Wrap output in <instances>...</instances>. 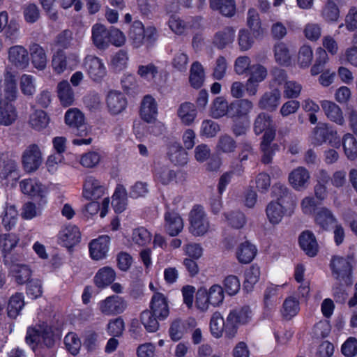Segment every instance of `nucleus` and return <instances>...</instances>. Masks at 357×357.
<instances>
[{
  "label": "nucleus",
  "instance_id": "f257e3e1",
  "mask_svg": "<svg viewBox=\"0 0 357 357\" xmlns=\"http://www.w3.org/2000/svg\"><path fill=\"white\" fill-rule=\"evenodd\" d=\"M25 341L34 351L36 347L43 344L47 347L54 344V339L52 328L45 324L34 327H29L26 331Z\"/></svg>",
  "mask_w": 357,
  "mask_h": 357
},
{
  "label": "nucleus",
  "instance_id": "f03ea898",
  "mask_svg": "<svg viewBox=\"0 0 357 357\" xmlns=\"http://www.w3.org/2000/svg\"><path fill=\"white\" fill-rule=\"evenodd\" d=\"M351 259L349 257L333 256L330 264L332 275L337 280L346 285H351L352 284Z\"/></svg>",
  "mask_w": 357,
  "mask_h": 357
},
{
  "label": "nucleus",
  "instance_id": "7ed1b4c3",
  "mask_svg": "<svg viewBox=\"0 0 357 357\" xmlns=\"http://www.w3.org/2000/svg\"><path fill=\"white\" fill-rule=\"evenodd\" d=\"M252 317V311L249 306L235 308L230 311L226 319V335L232 338L235 336L238 326L249 322Z\"/></svg>",
  "mask_w": 357,
  "mask_h": 357
},
{
  "label": "nucleus",
  "instance_id": "20e7f679",
  "mask_svg": "<svg viewBox=\"0 0 357 357\" xmlns=\"http://www.w3.org/2000/svg\"><path fill=\"white\" fill-rule=\"evenodd\" d=\"M190 232L195 236L204 235L209 229L210 223L202 206H195L189 214Z\"/></svg>",
  "mask_w": 357,
  "mask_h": 357
},
{
  "label": "nucleus",
  "instance_id": "39448f33",
  "mask_svg": "<svg viewBox=\"0 0 357 357\" xmlns=\"http://www.w3.org/2000/svg\"><path fill=\"white\" fill-rule=\"evenodd\" d=\"M42 153L36 144H30L22 153V162L25 172L31 173L36 171L42 164Z\"/></svg>",
  "mask_w": 357,
  "mask_h": 357
},
{
  "label": "nucleus",
  "instance_id": "423d86ee",
  "mask_svg": "<svg viewBox=\"0 0 357 357\" xmlns=\"http://www.w3.org/2000/svg\"><path fill=\"white\" fill-rule=\"evenodd\" d=\"M4 265L8 268L17 284H23L30 281L31 269L26 265L18 264L14 256L5 255Z\"/></svg>",
  "mask_w": 357,
  "mask_h": 357
},
{
  "label": "nucleus",
  "instance_id": "0eeeda50",
  "mask_svg": "<svg viewBox=\"0 0 357 357\" xmlns=\"http://www.w3.org/2000/svg\"><path fill=\"white\" fill-rule=\"evenodd\" d=\"M77 62L78 57L76 54H66L63 50L58 49L52 56V66L54 70L60 74L66 70H73Z\"/></svg>",
  "mask_w": 357,
  "mask_h": 357
},
{
  "label": "nucleus",
  "instance_id": "6e6552de",
  "mask_svg": "<svg viewBox=\"0 0 357 357\" xmlns=\"http://www.w3.org/2000/svg\"><path fill=\"white\" fill-rule=\"evenodd\" d=\"M84 120V115L76 108L69 109L65 114L66 123L79 137L86 136L87 134V127Z\"/></svg>",
  "mask_w": 357,
  "mask_h": 357
},
{
  "label": "nucleus",
  "instance_id": "1a4fd4ad",
  "mask_svg": "<svg viewBox=\"0 0 357 357\" xmlns=\"http://www.w3.org/2000/svg\"><path fill=\"white\" fill-rule=\"evenodd\" d=\"M149 307L150 311L160 321L166 319L169 314L168 299L160 292L153 295Z\"/></svg>",
  "mask_w": 357,
  "mask_h": 357
},
{
  "label": "nucleus",
  "instance_id": "9d476101",
  "mask_svg": "<svg viewBox=\"0 0 357 357\" xmlns=\"http://www.w3.org/2000/svg\"><path fill=\"white\" fill-rule=\"evenodd\" d=\"M125 300L119 296H111L100 303L101 312L106 315H115L122 313L126 308Z\"/></svg>",
  "mask_w": 357,
  "mask_h": 357
},
{
  "label": "nucleus",
  "instance_id": "9b49d317",
  "mask_svg": "<svg viewBox=\"0 0 357 357\" xmlns=\"http://www.w3.org/2000/svg\"><path fill=\"white\" fill-rule=\"evenodd\" d=\"M84 66L90 78L95 82H100L106 75L104 63L95 56L88 55L84 59Z\"/></svg>",
  "mask_w": 357,
  "mask_h": 357
},
{
  "label": "nucleus",
  "instance_id": "f8f14e48",
  "mask_svg": "<svg viewBox=\"0 0 357 357\" xmlns=\"http://www.w3.org/2000/svg\"><path fill=\"white\" fill-rule=\"evenodd\" d=\"M298 243L301 250L310 257H315L319 252V245L312 231L305 230L298 236Z\"/></svg>",
  "mask_w": 357,
  "mask_h": 357
},
{
  "label": "nucleus",
  "instance_id": "ddd939ff",
  "mask_svg": "<svg viewBox=\"0 0 357 357\" xmlns=\"http://www.w3.org/2000/svg\"><path fill=\"white\" fill-rule=\"evenodd\" d=\"M254 105L248 99H240L230 104L229 116L232 119H249Z\"/></svg>",
  "mask_w": 357,
  "mask_h": 357
},
{
  "label": "nucleus",
  "instance_id": "4468645a",
  "mask_svg": "<svg viewBox=\"0 0 357 357\" xmlns=\"http://www.w3.org/2000/svg\"><path fill=\"white\" fill-rule=\"evenodd\" d=\"M107 107L112 114H119L127 107V99L125 95L119 91H109L106 98Z\"/></svg>",
  "mask_w": 357,
  "mask_h": 357
},
{
  "label": "nucleus",
  "instance_id": "2eb2a0df",
  "mask_svg": "<svg viewBox=\"0 0 357 357\" xmlns=\"http://www.w3.org/2000/svg\"><path fill=\"white\" fill-rule=\"evenodd\" d=\"M8 60L16 68H26L29 63L27 50L21 45H15L9 48Z\"/></svg>",
  "mask_w": 357,
  "mask_h": 357
},
{
  "label": "nucleus",
  "instance_id": "dca6fc26",
  "mask_svg": "<svg viewBox=\"0 0 357 357\" xmlns=\"http://www.w3.org/2000/svg\"><path fill=\"white\" fill-rule=\"evenodd\" d=\"M158 114V104L155 100L150 95L144 97L140 107V116L147 123L155 120Z\"/></svg>",
  "mask_w": 357,
  "mask_h": 357
},
{
  "label": "nucleus",
  "instance_id": "f3484780",
  "mask_svg": "<svg viewBox=\"0 0 357 357\" xmlns=\"http://www.w3.org/2000/svg\"><path fill=\"white\" fill-rule=\"evenodd\" d=\"M164 218L165 229L169 236H177L183 230V220L177 213L167 211L165 213Z\"/></svg>",
  "mask_w": 357,
  "mask_h": 357
},
{
  "label": "nucleus",
  "instance_id": "a211bd4d",
  "mask_svg": "<svg viewBox=\"0 0 357 357\" xmlns=\"http://www.w3.org/2000/svg\"><path fill=\"white\" fill-rule=\"evenodd\" d=\"M20 177L17 162L3 154L0 155V178L1 179L17 180Z\"/></svg>",
  "mask_w": 357,
  "mask_h": 357
},
{
  "label": "nucleus",
  "instance_id": "6ab92c4d",
  "mask_svg": "<svg viewBox=\"0 0 357 357\" xmlns=\"http://www.w3.org/2000/svg\"><path fill=\"white\" fill-rule=\"evenodd\" d=\"M105 188L93 176H87L84 183L83 195L87 199H98L103 196Z\"/></svg>",
  "mask_w": 357,
  "mask_h": 357
},
{
  "label": "nucleus",
  "instance_id": "aec40b11",
  "mask_svg": "<svg viewBox=\"0 0 357 357\" xmlns=\"http://www.w3.org/2000/svg\"><path fill=\"white\" fill-rule=\"evenodd\" d=\"M92 40L94 45L99 50H105L109 45V30L102 24H96L93 26Z\"/></svg>",
  "mask_w": 357,
  "mask_h": 357
},
{
  "label": "nucleus",
  "instance_id": "412c9836",
  "mask_svg": "<svg viewBox=\"0 0 357 357\" xmlns=\"http://www.w3.org/2000/svg\"><path fill=\"white\" fill-rule=\"evenodd\" d=\"M109 238L102 236L93 240L89 244V252L93 259L99 260L105 257L109 249Z\"/></svg>",
  "mask_w": 357,
  "mask_h": 357
},
{
  "label": "nucleus",
  "instance_id": "4be33fe9",
  "mask_svg": "<svg viewBox=\"0 0 357 357\" xmlns=\"http://www.w3.org/2000/svg\"><path fill=\"white\" fill-rule=\"evenodd\" d=\"M321 106L326 116L333 122L343 126L345 123L341 108L335 102L329 100L321 102Z\"/></svg>",
  "mask_w": 357,
  "mask_h": 357
},
{
  "label": "nucleus",
  "instance_id": "5701e85b",
  "mask_svg": "<svg viewBox=\"0 0 357 357\" xmlns=\"http://www.w3.org/2000/svg\"><path fill=\"white\" fill-rule=\"evenodd\" d=\"M310 174L308 171L299 167L294 169L289 175V181L294 188L300 190L306 188L309 183Z\"/></svg>",
  "mask_w": 357,
  "mask_h": 357
},
{
  "label": "nucleus",
  "instance_id": "b1692460",
  "mask_svg": "<svg viewBox=\"0 0 357 357\" xmlns=\"http://www.w3.org/2000/svg\"><path fill=\"white\" fill-rule=\"evenodd\" d=\"M280 91L277 89L266 92L259 99L258 106L261 109L274 111L280 103Z\"/></svg>",
  "mask_w": 357,
  "mask_h": 357
},
{
  "label": "nucleus",
  "instance_id": "393cba45",
  "mask_svg": "<svg viewBox=\"0 0 357 357\" xmlns=\"http://www.w3.org/2000/svg\"><path fill=\"white\" fill-rule=\"evenodd\" d=\"M18 115L15 107L8 101L0 102V125L9 126L17 119Z\"/></svg>",
  "mask_w": 357,
  "mask_h": 357
},
{
  "label": "nucleus",
  "instance_id": "a878e982",
  "mask_svg": "<svg viewBox=\"0 0 357 357\" xmlns=\"http://www.w3.org/2000/svg\"><path fill=\"white\" fill-rule=\"evenodd\" d=\"M235 38V31L232 27L227 26L216 32L213 38V44L218 49H224L231 44Z\"/></svg>",
  "mask_w": 357,
  "mask_h": 357
},
{
  "label": "nucleus",
  "instance_id": "bb28decb",
  "mask_svg": "<svg viewBox=\"0 0 357 357\" xmlns=\"http://www.w3.org/2000/svg\"><path fill=\"white\" fill-rule=\"evenodd\" d=\"M197 109L195 105L190 102L181 103L177 109V115L182 123L185 126L191 125L197 117Z\"/></svg>",
  "mask_w": 357,
  "mask_h": 357
},
{
  "label": "nucleus",
  "instance_id": "cd10ccee",
  "mask_svg": "<svg viewBox=\"0 0 357 357\" xmlns=\"http://www.w3.org/2000/svg\"><path fill=\"white\" fill-rule=\"evenodd\" d=\"M272 195L277 199L276 202L284 204H289L294 206L295 205V199L290 192L289 188L283 183H276L272 187Z\"/></svg>",
  "mask_w": 357,
  "mask_h": 357
},
{
  "label": "nucleus",
  "instance_id": "c85d7f7f",
  "mask_svg": "<svg viewBox=\"0 0 357 357\" xmlns=\"http://www.w3.org/2000/svg\"><path fill=\"white\" fill-rule=\"evenodd\" d=\"M81 234L77 227L68 225L59 234V238L67 248H70L79 242Z\"/></svg>",
  "mask_w": 357,
  "mask_h": 357
},
{
  "label": "nucleus",
  "instance_id": "c756f323",
  "mask_svg": "<svg viewBox=\"0 0 357 357\" xmlns=\"http://www.w3.org/2000/svg\"><path fill=\"white\" fill-rule=\"evenodd\" d=\"M209 2L212 10L218 11L225 17H231L236 13L234 0H209Z\"/></svg>",
  "mask_w": 357,
  "mask_h": 357
},
{
  "label": "nucleus",
  "instance_id": "7c9ffc66",
  "mask_svg": "<svg viewBox=\"0 0 357 357\" xmlns=\"http://www.w3.org/2000/svg\"><path fill=\"white\" fill-rule=\"evenodd\" d=\"M284 206L279 202L271 201L266 206V213L273 225L280 223L285 214Z\"/></svg>",
  "mask_w": 357,
  "mask_h": 357
},
{
  "label": "nucleus",
  "instance_id": "2f4dec72",
  "mask_svg": "<svg viewBox=\"0 0 357 357\" xmlns=\"http://www.w3.org/2000/svg\"><path fill=\"white\" fill-rule=\"evenodd\" d=\"M4 99L3 101L12 102L17 98V88L15 76L7 72L4 76Z\"/></svg>",
  "mask_w": 357,
  "mask_h": 357
},
{
  "label": "nucleus",
  "instance_id": "473e14b6",
  "mask_svg": "<svg viewBox=\"0 0 357 357\" xmlns=\"http://www.w3.org/2000/svg\"><path fill=\"white\" fill-rule=\"evenodd\" d=\"M256 247L248 241H245L239 245L236 250V257L241 264L251 262L257 254Z\"/></svg>",
  "mask_w": 357,
  "mask_h": 357
},
{
  "label": "nucleus",
  "instance_id": "72a5a7b5",
  "mask_svg": "<svg viewBox=\"0 0 357 357\" xmlns=\"http://www.w3.org/2000/svg\"><path fill=\"white\" fill-rule=\"evenodd\" d=\"M29 50L33 66L40 70L45 69L47 65V56L44 49L38 44L33 43Z\"/></svg>",
  "mask_w": 357,
  "mask_h": 357
},
{
  "label": "nucleus",
  "instance_id": "f704fd0d",
  "mask_svg": "<svg viewBox=\"0 0 357 357\" xmlns=\"http://www.w3.org/2000/svg\"><path fill=\"white\" fill-rule=\"evenodd\" d=\"M205 75L202 65L198 61L192 63L189 76L190 86L198 89L201 88L204 82Z\"/></svg>",
  "mask_w": 357,
  "mask_h": 357
},
{
  "label": "nucleus",
  "instance_id": "c9c22d12",
  "mask_svg": "<svg viewBox=\"0 0 357 357\" xmlns=\"http://www.w3.org/2000/svg\"><path fill=\"white\" fill-rule=\"evenodd\" d=\"M116 274L114 271L109 267L105 266L100 268L94 277V282L99 288H104L112 284L115 280Z\"/></svg>",
  "mask_w": 357,
  "mask_h": 357
},
{
  "label": "nucleus",
  "instance_id": "e433bc0d",
  "mask_svg": "<svg viewBox=\"0 0 357 357\" xmlns=\"http://www.w3.org/2000/svg\"><path fill=\"white\" fill-rule=\"evenodd\" d=\"M145 29L140 21H135L130 28L128 37L135 47H140L144 43Z\"/></svg>",
  "mask_w": 357,
  "mask_h": 357
},
{
  "label": "nucleus",
  "instance_id": "4c0bfd02",
  "mask_svg": "<svg viewBox=\"0 0 357 357\" xmlns=\"http://www.w3.org/2000/svg\"><path fill=\"white\" fill-rule=\"evenodd\" d=\"M58 96L61 104L68 107L71 105L74 102V93L68 81H62L57 85Z\"/></svg>",
  "mask_w": 357,
  "mask_h": 357
},
{
  "label": "nucleus",
  "instance_id": "58836bf2",
  "mask_svg": "<svg viewBox=\"0 0 357 357\" xmlns=\"http://www.w3.org/2000/svg\"><path fill=\"white\" fill-rule=\"evenodd\" d=\"M170 160L177 165L183 166L188 162V153L178 143H173L169 151Z\"/></svg>",
  "mask_w": 357,
  "mask_h": 357
},
{
  "label": "nucleus",
  "instance_id": "ea45409f",
  "mask_svg": "<svg viewBox=\"0 0 357 357\" xmlns=\"http://www.w3.org/2000/svg\"><path fill=\"white\" fill-rule=\"evenodd\" d=\"M342 144L347 158L350 160H354L357 158V140L354 135L351 133L344 135Z\"/></svg>",
  "mask_w": 357,
  "mask_h": 357
},
{
  "label": "nucleus",
  "instance_id": "a19ab883",
  "mask_svg": "<svg viewBox=\"0 0 357 357\" xmlns=\"http://www.w3.org/2000/svg\"><path fill=\"white\" fill-rule=\"evenodd\" d=\"M274 128L271 116L265 112L259 113L254 121V132L259 135L269 128Z\"/></svg>",
  "mask_w": 357,
  "mask_h": 357
},
{
  "label": "nucleus",
  "instance_id": "79ce46f5",
  "mask_svg": "<svg viewBox=\"0 0 357 357\" xmlns=\"http://www.w3.org/2000/svg\"><path fill=\"white\" fill-rule=\"evenodd\" d=\"M230 105L223 97H217L213 102L210 109L211 116L214 119H219L227 113L229 114Z\"/></svg>",
  "mask_w": 357,
  "mask_h": 357
},
{
  "label": "nucleus",
  "instance_id": "37998d69",
  "mask_svg": "<svg viewBox=\"0 0 357 357\" xmlns=\"http://www.w3.org/2000/svg\"><path fill=\"white\" fill-rule=\"evenodd\" d=\"M24 305V301L22 294L16 293L15 295L11 296L7 307L8 317L13 319L16 318Z\"/></svg>",
  "mask_w": 357,
  "mask_h": 357
},
{
  "label": "nucleus",
  "instance_id": "c03bdc74",
  "mask_svg": "<svg viewBox=\"0 0 357 357\" xmlns=\"http://www.w3.org/2000/svg\"><path fill=\"white\" fill-rule=\"evenodd\" d=\"M315 221L324 230H327L329 226L336 222V218L328 208L323 207L317 212Z\"/></svg>",
  "mask_w": 357,
  "mask_h": 357
},
{
  "label": "nucleus",
  "instance_id": "a18cd8bd",
  "mask_svg": "<svg viewBox=\"0 0 357 357\" xmlns=\"http://www.w3.org/2000/svg\"><path fill=\"white\" fill-rule=\"evenodd\" d=\"M49 121L50 119L44 111L36 110L30 116L29 123L32 128L40 131L47 126Z\"/></svg>",
  "mask_w": 357,
  "mask_h": 357
},
{
  "label": "nucleus",
  "instance_id": "49530a36",
  "mask_svg": "<svg viewBox=\"0 0 357 357\" xmlns=\"http://www.w3.org/2000/svg\"><path fill=\"white\" fill-rule=\"evenodd\" d=\"M20 186L24 194L32 197L39 196L41 198L43 197L41 194V185L33 179L29 178L22 180L20 183Z\"/></svg>",
  "mask_w": 357,
  "mask_h": 357
},
{
  "label": "nucleus",
  "instance_id": "de8ad7c7",
  "mask_svg": "<svg viewBox=\"0 0 357 357\" xmlns=\"http://www.w3.org/2000/svg\"><path fill=\"white\" fill-rule=\"evenodd\" d=\"M140 320L145 329L149 333H154L159 328V319L149 310H144L141 313Z\"/></svg>",
  "mask_w": 357,
  "mask_h": 357
},
{
  "label": "nucleus",
  "instance_id": "09e8293b",
  "mask_svg": "<svg viewBox=\"0 0 357 357\" xmlns=\"http://www.w3.org/2000/svg\"><path fill=\"white\" fill-rule=\"evenodd\" d=\"M18 217L17 211L13 205L7 206L2 215V225L8 231L12 229L17 223Z\"/></svg>",
  "mask_w": 357,
  "mask_h": 357
},
{
  "label": "nucleus",
  "instance_id": "8fccbe9b",
  "mask_svg": "<svg viewBox=\"0 0 357 357\" xmlns=\"http://www.w3.org/2000/svg\"><path fill=\"white\" fill-rule=\"evenodd\" d=\"M299 309L298 301L294 297H288L283 303L282 310V316L286 319H291L298 314Z\"/></svg>",
  "mask_w": 357,
  "mask_h": 357
},
{
  "label": "nucleus",
  "instance_id": "3c124183",
  "mask_svg": "<svg viewBox=\"0 0 357 357\" xmlns=\"http://www.w3.org/2000/svg\"><path fill=\"white\" fill-rule=\"evenodd\" d=\"M210 328L212 335L215 337L222 336L224 329L226 332V321H224L220 312H216L212 315L210 321Z\"/></svg>",
  "mask_w": 357,
  "mask_h": 357
},
{
  "label": "nucleus",
  "instance_id": "603ef678",
  "mask_svg": "<svg viewBox=\"0 0 357 357\" xmlns=\"http://www.w3.org/2000/svg\"><path fill=\"white\" fill-rule=\"evenodd\" d=\"M20 238L15 234H6L3 235L1 239V244L0 247L2 248L3 259L5 255L13 256L10 254L12 250L17 245ZM4 261V259H3Z\"/></svg>",
  "mask_w": 357,
  "mask_h": 357
},
{
  "label": "nucleus",
  "instance_id": "864d4df0",
  "mask_svg": "<svg viewBox=\"0 0 357 357\" xmlns=\"http://www.w3.org/2000/svg\"><path fill=\"white\" fill-rule=\"evenodd\" d=\"M260 277V269L257 265L251 266L245 272V282L244 287L248 291L251 290L259 279Z\"/></svg>",
  "mask_w": 357,
  "mask_h": 357
},
{
  "label": "nucleus",
  "instance_id": "5fc2aeb1",
  "mask_svg": "<svg viewBox=\"0 0 357 357\" xmlns=\"http://www.w3.org/2000/svg\"><path fill=\"white\" fill-rule=\"evenodd\" d=\"M340 10L336 3L328 0L323 10L322 16L328 22H336L339 18Z\"/></svg>",
  "mask_w": 357,
  "mask_h": 357
},
{
  "label": "nucleus",
  "instance_id": "6e6d98bb",
  "mask_svg": "<svg viewBox=\"0 0 357 357\" xmlns=\"http://www.w3.org/2000/svg\"><path fill=\"white\" fill-rule=\"evenodd\" d=\"M155 175L156 178L164 185L168 184L176 178V173L169 169L165 166H157L155 167Z\"/></svg>",
  "mask_w": 357,
  "mask_h": 357
},
{
  "label": "nucleus",
  "instance_id": "4d7b16f0",
  "mask_svg": "<svg viewBox=\"0 0 357 357\" xmlns=\"http://www.w3.org/2000/svg\"><path fill=\"white\" fill-rule=\"evenodd\" d=\"M132 238L135 244L145 246L151 242V235L146 228L139 227L133 231Z\"/></svg>",
  "mask_w": 357,
  "mask_h": 357
},
{
  "label": "nucleus",
  "instance_id": "13d9d810",
  "mask_svg": "<svg viewBox=\"0 0 357 357\" xmlns=\"http://www.w3.org/2000/svg\"><path fill=\"white\" fill-rule=\"evenodd\" d=\"M317 57L315 63L311 68L312 75H317L324 71V66L328 61V54L326 51L322 48H318L317 50Z\"/></svg>",
  "mask_w": 357,
  "mask_h": 357
},
{
  "label": "nucleus",
  "instance_id": "bf43d9fd",
  "mask_svg": "<svg viewBox=\"0 0 357 357\" xmlns=\"http://www.w3.org/2000/svg\"><path fill=\"white\" fill-rule=\"evenodd\" d=\"M236 143L235 140L228 135H221L218 141L217 149L223 153H231L235 151Z\"/></svg>",
  "mask_w": 357,
  "mask_h": 357
},
{
  "label": "nucleus",
  "instance_id": "052dcab7",
  "mask_svg": "<svg viewBox=\"0 0 357 357\" xmlns=\"http://www.w3.org/2000/svg\"><path fill=\"white\" fill-rule=\"evenodd\" d=\"M275 57L280 64L287 65L290 61V54L287 45L283 43H279L275 45Z\"/></svg>",
  "mask_w": 357,
  "mask_h": 357
},
{
  "label": "nucleus",
  "instance_id": "680f3d73",
  "mask_svg": "<svg viewBox=\"0 0 357 357\" xmlns=\"http://www.w3.org/2000/svg\"><path fill=\"white\" fill-rule=\"evenodd\" d=\"M228 223L234 228H241L245 223V218L240 211H231L224 213Z\"/></svg>",
  "mask_w": 357,
  "mask_h": 357
},
{
  "label": "nucleus",
  "instance_id": "e2e57ef3",
  "mask_svg": "<svg viewBox=\"0 0 357 357\" xmlns=\"http://www.w3.org/2000/svg\"><path fill=\"white\" fill-rule=\"evenodd\" d=\"M128 61V52L125 50H120L111 60V65L115 70L119 71L126 68Z\"/></svg>",
  "mask_w": 357,
  "mask_h": 357
},
{
  "label": "nucleus",
  "instance_id": "0e129e2a",
  "mask_svg": "<svg viewBox=\"0 0 357 357\" xmlns=\"http://www.w3.org/2000/svg\"><path fill=\"white\" fill-rule=\"evenodd\" d=\"M73 33L68 29H66L59 33L54 40L55 45L59 49H68L72 45Z\"/></svg>",
  "mask_w": 357,
  "mask_h": 357
},
{
  "label": "nucleus",
  "instance_id": "69168bd1",
  "mask_svg": "<svg viewBox=\"0 0 357 357\" xmlns=\"http://www.w3.org/2000/svg\"><path fill=\"white\" fill-rule=\"evenodd\" d=\"M313 54L310 46H302L298 52V63L302 68L308 67L312 61Z\"/></svg>",
  "mask_w": 357,
  "mask_h": 357
},
{
  "label": "nucleus",
  "instance_id": "338daca9",
  "mask_svg": "<svg viewBox=\"0 0 357 357\" xmlns=\"http://www.w3.org/2000/svg\"><path fill=\"white\" fill-rule=\"evenodd\" d=\"M210 304L213 306L219 305L224 300V291L221 286L214 284L208 291Z\"/></svg>",
  "mask_w": 357,
  "mask_h": 357
},
{
  "label": "nucleus",
  "instance_id": "774afa93",
  "mask_svg": "<svg viewBox=\"0 0 357 357\" xmlns=\"http://www.w3.org/2000/svg\"><path fill=\"white\" fill-rule=\"evenodd\" d=\"M220 126L212 120H204L202 123L201 135L206 137H213L220 131Z\"/></svg>",
  "mask_w": 357,
  "mask_h": 357
}]
</instances>
